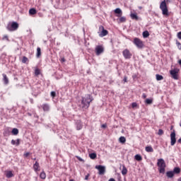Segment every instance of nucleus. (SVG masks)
<instances>
[{
  "instance_id": "10",
  "label": "nucleus",
  "mask_w": 181,
  "mask_h": 181,
  "mask_svg": "<svg viewBox=\"0 0 181 181\" xmlns=\"http://www.w3.org/2000/svg\"><path fill=\"white\" fill-rule=\"evenodd\" d=\"M123 56L124 57V59H131L132 54H131V52H129V50L128 49H124L123 51Z\"/></svg>"
},
{
  "instance_id": "15",
  "label": "nucleus",
  "mask_w": 181,
  "mask_h": 181,
  "mask_svg": "<svg viewBox=\"0 0 181 181\" xmlns=\"http://www.w3.org/2000/svg\"><path fill=\"white\" fill-rule=\"evenodd\" d=\"M130 16L132 19H134L135 21H138V19H139V18L138 17V15H136V13H132L130 14Z\"/></svg>"
},
{
  "instance_id": "3",
  "label": "nucleus",
  "mask_w": 181,
  "mask_h": 181,
  "mask_svg": "<svg viewBox=\"0 0 181 181\" xmlns=\"http://www.w3.org/2000/svg\"><path fill=\"white\" fill-rule=\"evenodd\" d=\"M160 9H161L163 15H165V16H168V15H169L168 6H166V1H165V0L160 3Z\"/></svg>"
},
{
  "instance_id": "24",
  "label": "nucleus",
  "mask_w": 181,
  "mask_h": 181,
  "mask_svg": "<svg viewBox=\"0 0 181 181\" xmlns=\"http://www.w3.org/2000/svg\"><path fill=\"white\" fill-rule=\"evenodd\" d=\"M156 81H160L161 80L163 79V76H161V75H159V74H156Z\"/></svg>"
},
{
  "instance_id": "5",
  "label": "nucleus",
  "mask_w": 181,
  "mask_h": 181,
  "mask_svg": "<svg viewBox=\"0 0 181 181\" xmlns=\"http://www.w3.org/2000/svg\"><path fill=\"white\" fill-rule=\"evenodd\" d=\"M134 45L138 47V49H142L144 47V42L138 37H135L133 41Z\"/></svg>"
},
{
  "instance_id": "25",
  "label": "nucleus",
  "mask_w": 181,
  "mask_h": 181,
  "mask_svg": "<svg viewBox=\"0 0 181 181\" xmlns=\"http://www.w3.org/2000/svg\"><path fill=\"white\" fill-rule=\"evenodd\" d=\"M42 54V51L40 49V47L37 48V57H40Z\"/></svg>"
},
{
  "instance_id": "12",
  "label": "nucleus",
  "mask_w": 181,
  "mask_h": 181,
  "mask_svg": "<svg viewBox=\"0 0 181 181\" xmlns=\"http://www.w3.org/2000/svg\"><path fill=\"white\" fill-rule=\"evenodd\" d=\"M115 13H117V16L118 18H121V16H122V10H121L119 8H117L115 10Z\"/></svg>"
},
{
  "instance_id": "41",
  "label": "nucleus",
  "mask_w": 181,
  "mask_h": 181,
  "mask_svg": "<svg viewBox=\"0 0 181 181\" xmlns=\"http://www.w3.org/2000/svg\"><path fill=\"white\" fill-rule=\"evenodd\" d=\"M158 135H163V130L159 129L158 130Z\"/></svg>"
},
{
  "instance_id": "40",
  "label": "nucleus",
  "mask_w": 181,
  "mask_h": 181,
  "mask_svg": "<svg viewBox=\"0 0 181 181\" xmlns=\"http://www.w3.org/2000/svg\"><path fill=\"white\" fill-rule=\"evenodd\" d=\"M132 108H136V107H138V104H136V103H133L132 104Z\"/></svg>"
},
{
  "instance_id": "2",
  "label": "nucleus",
  "mask_w": 181,
  "mask_h": 181,
  "mask_svg": "<svg viewBox=\"0 0 181 181\" xmlns=\"http://www.w3.org/2000/svg\"><path fill=\"white\" fill-rule=\"evenodd\" d=\"M157 166L158 167L160 173H165L166 163H165V160H163V158H160L158 160Z\"/></svg>"
},
{
  "instance_id": "46",
  "label": "nucleus",
  "mask_w": 181,
  "mask_h": 181,
  "mask_svg": "<svg viewBox=\"0 0 181 181\" xmlns=\"http://www.w3.org/2000/svg\"><path fill=\"white\" fill-rule=\"evenodd\" d=\"M142 98H146V95L145 93H143Z\"/></svg>"
},
{
  "instance_id": "26",
  "label": "nucleus",
  "mask_w": 181,
  "mask_h": 181,
  "mask_svg": "<svg viewBox=\"0 0 181 181\" xmlns=\"http://www.w3.org/2000/svg\"><path fill=\"white\" fill-rule=\"evenodd\" d=\"M13 135H18L19 134V130L16 128L13 129L12 130Z\"/></svg>"
},
{
  "instance_id": "29",
  "label": "nucleus",
  "mask_w": 181,
  "mask_h": 181,
  "mask_svg": "<svg viewBox=\"0 0 181 181\" xmlns=\"http://www.w3.org/2000/svg\"><path fill=\"white\" fill-rule=\"evenodd\" d=\"M40 177L41 179H46V173H45V172H42L40 175Z\"/></svg>"
},
{
  "instance_id": "32",
  "label": "nucleus",
  "mask_w": 181,
  "mask_h": 181,
  "mask_svg": "<svg viewBox=\"0 0 181 181\" xmlns=\"http://www.w3.org/2000/svg\"><path fill=\"white\" fill-rule=\"evenodd\" d=\"M148 36H149V32H148V31L143 32V37H148Z\"/></svg>"
},
{
  "instance_id": "51",
  "label": "nucleus",
  "mask_w": 181,
  "mask_h": 181,
  "mask_svg": "<svg viewBox=\"0 0 181 181\" xmlns=\"http://www.w3.org/2000/svg\"><path fill=\"white\" fill-rule=\"evenodd\" d=\"M62 62H66V59H64V58H62Z\"/></svg>"
},
{
  "instance_id": "54",
  "label": "nucleus",
  "mask_w": 181,
  "mask_h": 181,
  "mask_svg": "<svg viewBox=\"0 0 181 181\" xmlns=\"http://www.w3.org/2000/svg\"><path fill=\"white\" fill-rule=\"evenodd\" d=\"M142 8V7H139V9H141Z\"/></svg>"
},
{
  "instance_id": "13",
  "label": "nucleus",
  "mask_w": 181,
  "mask_h": 181,
  "mask_svg": "<svg viewBox=\"0 0 181 181\" xmlns=\"http://www.w3.org/2000/svg\"><path fill=\"white\" fill-rule=\"evenodd\" d=\"M42 108L43 109V111H49V110H50V107L48 104H43Z\"/></svg>"
},
{
  "instance_id": "20",
  "label": "nucleus",
  "mask_w": 181,
  "mask_h": 181,
  "mask_svg": "<svg viewBox=\"0 0 181 181\" xmlns=\"http://www.w3.org/2000/svg\"><path fill=\"white\" fill-rule=\"evenodd\" d=\"M134 158L136 159V160H138L139 162H141V160H142V156H141V155L137 154L134 156Z\"/></svg>"
},
{
  "instance_id": "31",
  "label": "nucleus",
  "mask_w": 181,
  "mask_h": 181,
  "mask_svg": "<svg viewBox=\"0 0 181 181\" xmlns=\"http://www.w3.org/2000/svg\"><path fill=\"white\" fill-rule=\"evenodd\" d=\"M127 21V18L125 17H121L120 18H119V22H120L121 23L125 22Z\"/></svg>"
},
{
  "instance_id": "19",
  "label": "nucleus",
  "mask_w": 181,
  "mask_h": 181,
  "mask_svg": "<svg viewBox=\"0 0 181 181\" xmlns=\"http://www.w3.org/2000/svg\"><path fill=\"white\" fill-rule=\"evenodd\" d=\"M29 13H30V15H36V13H37L36 9L30 8L29 10Z\"/></svg>"
},
{
  "instance_id": "17",
  "label": "nucleus",
  "mask_w": 181,
  "mask_h": 181,
  "mask_svg": "<svg viewBox=\"0 0 181 181\" xmlns=\"http://www.w3.org/2000/svg\"><path fill=\"white\" fill-rule=\"evenodd\" d=\"M3 77H4V84H8L9 83V81L8 79V77L6 76V74H3Z\"/></svg>"
},
{
  "instance_id": "47",
  "label": "nucleus",
  "mask_w": 181,
  "mask_h": 181,
  "mask_svg": "<svg viewBox=\"0 0 181 181\" xmlns=\"http://www.w3.org/2000/svg\"><path fill=\"white\" fill-rule=\"evenodd\" d=\"M88 176H89V175H86L85 180H88Z\"/></svg>"
},
{
  "instance_id": "33",
  "label": "nucleus",
  "mask_w": 181,
  "mask_h": 181,
  "mask_svg": "<svg viewBox=\"0 0 181 181\" xmlns=\"http://www.w3.org/2000/svg\"><path fill=\"white\" fill-rule=\"evenodd\" d=\"M35 76H39V74H40V70H39V69H36L35 71Z\"/></svg>"
},
{
  "instance_id": "45",
  "label": "nucleus",
  "mask_w": 181,
  "mask_h": 181,
  "mask_svg": "<svg viewBox=\"0 0 181 181\" xmlns=\"http://www.w3.org/2000/svg\"><path fill=\"white\" fill-rule=\"evenodd\" d=\"M127 80H128V78H127V76H124L123 81H124V83H127V81H128Z\"/></svg>"
},
{
  "instance_id": "9",
  "label": "nucleus",
  "mask_w": 181,
  "mask_h": 181,
  "mask_svg": "<svg viewBox=\"0 0 181 181\" xmlns=\"http://www.w3.org/2000/svg\"><path fill=\"white\" fill-rule=\"evenodd\" d=\"M95 52L97 56H100V54L104 52V47L101 45H98L95 47Z\"/></svg>"
},
{
  "instance_id": "8",
  "label": "nucleus",
  "mask_w": 181,
  "mask_h": 181,
  "mask_svg": "<svg viewBox=\"0 0 181 181\" xmlns=\"http://www.w3.org/2000/svg\"><path fill=\"white\" fill-rule=\"evenodd\" d=\"M95 169H98L99 171V175H104L105 173V166L104 165H96Z\"/></svg>"
},
{
  "instance_id": "11",
  "label": "nucleus",
  "mask_w": 181,
  "mask_h": 181,
  "mask_svg": "<svg viewBox=\"0 0 181 181\" xmlns=\"http://www.w3.org/2000/svg\"><path fill=\"white\" fill-rule=\"evenodd\" d=\"M100 29H102L101 33L99 34L100 37H104V36H107V35H108V30L104 29L103 26H100Z\"/></svg>"
},
{
  "instance_id": "18",
  "label": "nucleus",
  "mask_w": 181,
  "mask_h": 181,
  "mask_svg": "<svg viewBox=\"0 0 181 181\" xmlns=\"http://www.w3.org/2000/svg\"><path fill=\"white\" fill-rule=\"evenodd\" d=\"M168 177H173V176L175 175V173H173V171H168L166 173Z\"/></svg>"
},
{
  "instance_id": "39",
  "label": "nucleus",
  "mask_w": 181,
  "mask_h": 181,
  "mask_svg": "<svg viewBox=\"0 0 181 181\" xmlns=\"http://www.w3.org/2000/svg\"><path fill=\"white\" fill-rule=\"evenodd\" d=\"M51 97H52L53 98H54V97H56V92L52 91V92H51Z\"/></svg>"
},
{
  "instance_id": "27",
  "label": "nucleus",
  "mask_w": 181,
  "mask_h": 181,
  "mask_svg": "<svg viewBox=\"0 0 181 181\" xmlns=\"http://www.w3.org/2000/svg\"><path fill=\"white\" fill-rule=\"evenodd\" d=\"M89 158H90V159H95V158H97V154L95 153H91L89 154Z\"/></svg>"
},
{
  "instance_id": "34",
  "label": "nucleus",
  "mask_w": 181,
  "mask_h": 181,
  "mask_svg": "<svg viewBox=\"0 0 181 181\" xmlns=\"http://www.w3.org/2000/svg\"><path fill=\"white\" fill-rule=\"evenodd\" d=\"M28 60L29 59H28V57H23L22 62H23V63H26V62H28Z\"/></svg>"
},
{
  "instance_id": "36",
  "label": "nucleus",
  "mask_w": 181,
  "mask_h": 181,
  "mask_svg": "<svg viewBox=\"0 0 181 181\" xmlns=\"http://www.w3.org/2000/svg\"><path fill=\"white\" fill-rule=\"evenodd\" d=\"M76 159L78 160L80 162H84V160H83V158H81L80 156H76Z\"/></svg>"
},
{
  "instance_id": "23",
  "label": "nucleus",
  "mask_w": 181,
  "mask_h": 181,
  "mask_svg": "<svg viewBox=\"0 0 181 181\" xmlns=\"http://www.w3.org/2000/svg\"><path fill=\"white\" fill-rule=\"evenodd\" d=\"M20 141L21 140L19 139H18L16 141L13 140V141H11V144H12V145H17V146H18L19 144H20Z\"/></svg>"
},
{
  "instance_id": "6",
  "label": "nucleus",
  "mask_w": 181,
  "mask_h": 181,
  "mask_svg": "<svg viewBox=\"0 0 181 181\" xmlns=\"http://www.w3.org/2000/svg\"><path fill=\"white\" fill-rule=\"evenodd\" d=\"M179 74V69H174L170 71V74L171 75L172 78H174V80H178L179 76L177 75Z\"/></svg>"
},
{
  "instance_id": "44",
  "label": "nucleus",
  "mask_w": 181,
  "mask_h": 181,
  "mask_svg": "<svg viewBox=\"0 0 181 181\" xmlns=\"http://www.w3.org/2000/svg\"><path fill=\"white\" fill-rule=\"evenodd\" d=\"M29 155H30V153L28 152V153H25L24 154V156H25V158H28V156H29Z\"/></svg>"
},
{
  "instance_id": "53",
  "label": "nucleus",
  "mask_w": 181,
  "mask_h": 181,
  "mask_svg": "<svg viewBox=\"0 0 181 181\" xmlns=\"http://www.w3.org/2000/svg\"><path fill=\"white\" fill-rule=\"evenodd\" d=\"M178 180H179V181H181V178H180Z\"/></svg>"
},
{
  "instance_id": "14",
  "label": "nucleus",
  "mask_w": 181,
  "mask_h": 181,
  "mask_svg": "<svg viewBox=\"0 0 181 181\" xmlns=\"http://www.w3.org/2000/svg\"><path fill=\"white\" fill-rule=\"evenodd\" d=\"M33 168L35 172H38L40 166H39V163L37 161L35 162V163L33 165Z\"/></svg>"
},
{
  "instance_id": "1",
  "label": "nucleus",
  "mask_w": 181,
  "mask_h": 181,
  "mask_svg": "<svg viewBox=\"0 0 181 181\" xmlns=\"http://www.w3.org/2000/svg\"><path fill=\"white\" fill-rule=\"evenodd\" d=\"M93 101V98L90 95H86L85 97L82 98L81 107L84 110H87L90 107V103Z\"/></svg>"
},
{
  "instance_id": "49",
  "label": "nucleus",
  "mask_w": 181,
  "mask_h": 181,
  "mask_svg": "<svg viewBox=\"0 0 181 181\" xmlns=\"http://www.w3.org/2000/svg\"><path fill=\"white\" fill-rule=\"evenodd\" d=\"M108 181H115L114 178H110Z\"/></svg>"
},
{
  "instance_id": "21",
  "label": "nucleus",
  "mask_w": 181,
  "mask_h": 181,
  "mask_svg": "<svg viewBox=\"0 0 181 181\" xmlns=\"http://www.w3.org/2000/svg\"><path fill=\"white\" fill-rule=\"evenodd\" d=\"M127 173H128V170H127V168L124 165H123V168H122V174L123 175H127Z\"/></svg>"
},
{
  "instance_id": "50",
  "label": "nucleus",
  "mask_w": 181,
  "mask_h": 181,
  "mask_svg": "<svg viewBox=\"0 0 181 181\" xmlns=\"http://www.w3.org/2000/svg\"><path fill=\"white\" fill-rule=\"evenodd\" d=\"M177 142L178 144H181V138L178 139Z\"/></svg>"
},
{
  "instance_id": "16",
  "label": "nucleus",
  "mask_w": 181,
  "mask_h": 181,
  "mask_svg": "<svg viewBox=\"0 0 181 181\" xmlns=\"http://www.w3.org/2000/svg\"><path fill=\"white\" fill-rule=\"evenodd\" d=\"M6 176L8 178L13 177V173H12V171H7L6 173Z\"/></svg>"
},
{
  "instance_id": "38",
  "label": "nucleus",
  "mask_w": 181,
  "mask_h": 181,
  "mask_svg": "<svg viewBox=\"0 0 181 181\" xmlns=\"http://www.w3.org/2000/svg\"><path fill=\"white\" fill-rule=\"evenodd\" d=\"M146 104H152V100L151 99H146Z\"/></svg>"
},
{
  "instance_id": "43",
  "label": "nucleus",
  "mask_w": 181,
  "mask_h": 181,
  "mask_svg": "<svg viewBox=\"0 0 181 181\" xmlns=\"http://www.w3.org/2000/svg\"><path fill=\"white\" fill-rule=\"evenodd\" d=\"M178 39H181V32H179L177 35Z\"/></svg>"
},
{
  "instance_id": "22",
  "label": "nucleus",
  "mask_w": 181,
  "mask_h": 181,
  "mask_svg": "<svg viewBox=\"0 0 181 181\" xmlns=\"http://www.w3.org/2000/svg\"><path fill=\"white\" fill-rule=\"evenodd\" d=\"M119 141L121 144H125L127 142V139L124 136H120Z\"/></svg>"
},
{
  "instance_id": "48",
  "label": "nucleus",
  "mask_w": 181,
  "mask_h": 181,
  "mask_svg": "<svg viewBox=\"0 0 181 181\" xmlns=\"http://www.w3.org/2000/svg\"><path fill=\"white\" fill-rule=\"evenodd\" d=\"M102 128H107V124H103Z\"/></svg>"
},
{
  "instance_id": "35",
  "label": "nucleus",
  "mask_w": 181,
  "mask_h": 181,
  "mask_svg": "<svg viewBox=\"0 0 181 181\" xmlns=\"http://www.w3.org/2000/svg\"><path fill=\"white\" fill-rule=\"evenodd\" d=\"M2 40H7V42H8L9 38H8V35H4Z\"/></svg>"
},
{
  "instance_id": "30",
  "label": "nucleus",
  "mask_w": 181,
  "mask_h": 181,
  "mask_svg": "<svg viewBox=\"0 0 181 181\" xmlns=\"http://www.w3.org/2000/svg\"><path fill=\"white\" fill-rule=\"evenodd\" d=\"M173 172V173H180V168H175Z\"/></svg>"
},
{
  "instance_id": "37",
  "label": "nucleus",
  "mask_w": 181,
  "mask_h": 181,
  "mask_svg": "<svg viewBox=\"0 0 181 181\" xmlns=\"http://www.w3.org/2000/svg\"><path fill=\"white\" fill-rule=\"evenodd\" d=\"M176 45L177 46L178 49L180 50L181 49V44H180V42H179V41H177L176 42Z\"/></svg>"
},
{
  "instance_id": "28",
  "label": "nucleus",
  "mask_w": 181,
  "mask_h": 181,
  "mask_svg": "<svg viewBox=\"0 0 181 181\" xmlns=\"http://www.w3.org/2000/svg\"><path fill=\"white\" fill-rule=\"evenodd\" d=\"M146 152H153V148H152V146H146Z\"/></svg>"
},
{
  "instance_id": "52",
  "label": "nucleus",
  "mask_w": 181,
  "mask_h": 181,
  "mask_svg": "<svg viewBox=\"0 0 181 181\" xmlns=\"http://www.w3.org/2000/svg\"><path fill=\"white\" fill-rule=\"evenodd\" d=\"M69 181H74V180L71 179V180H69Z\"/></svg>"
},
{
  "instance_id": "7",
  "label": "nucleus",
  "mask_w": 181,
  "mask_h": 181,
  "mask_svg": "<svg viewBox=\"0 0 181 181\" xmlns=\"http://www.w3.org/2000/svg\"><path fill=\"white\" fill-rule=\"evenodd\" d=\"M170 145L171 146H173L175 144H176V132L175 130L173 131V132L170 134Z\"/></svg>"
},
{
  "instance_id": "42",
  "label": "nucleus",
  "mask_w": 181,
  "mask_h": 181,
  "mask_svg": "<svg viewBox=\"0 0 181 181\" xmlns=\"http://www.w3.org/2000/svg\"><path fill=\"white\" fill-rule=\"evenodd\" d=\"M76 128H77L78 131H79V129H81V128H83V126H81V124H78Z\"/></svg>"
},
{
  "instance_id": "4",
  "label": "nucleus",
  "mask_w": 181,
  "mask_h": 181,
  "mask_svg": "<svg viewBox=\"0 0 181 181\" xmlns=\"http://www.w3.org/2000/svg\"><path fill=\"white\" fill-rule=\"evenodd\" d=\"M18 28H19V24H18V23L16 22H12L11 24H8L7 26V29L10 32L18 30Z\"/></svg>"
}]
</instances>
